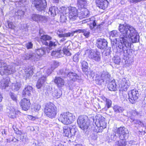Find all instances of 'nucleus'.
Returning a JSON list of instances; mask_svg holds the SVG:
<instances>
[{"mask_svg":"<svg viewBox=\"0 0 146 146\" xmlns=\"http://www.w3.org/2000/svg\"><path fill=\"white\" fill-rule=\"evenodd\" d=\"M25 15V12L22 10L19 9L15 13V16L17 17L18 19H21L24 17Z\"/></svg>","mask_w":146,"mask_h":146,"instance_id":"obj_32","label":"nucleus"},{"mask_svg":"<svg viewBox=\"0 0 146 146\" xmlns=\"http://www.w3.org/2000/svg\"><path fill=\"white\" fill-rule=\"evenodd\" d=\"M52 37L47 35H44L41 36L40 39L42 43L45 45H48V42L52 40Z\"/></svg>","mask_w":146,"mask_h":146,"instance_id":"obj_21","label":"nucleus"},{"mask_svg":"<svg viewBox=\"0 0 146 146\" xmlns=\"http://www.w3.org/2000/svg\"><path fill=\"white\" fill-rule=\"evenodd\" d=\"M29 146H39L38 144H37L34 141H33L29 143Z\"/></svg>","mask_w":146,"mask_h":146,"instance_id":"obj_61","label":"nucleus"},{"mask_svg":"<svg viewBox=\"0 0 146 146\" xmlns=\"http://www.w3.org/2000/svg\"><path fill=\"white\" fill-rule=\"evenodd\" d=\"M34 4L37 10L39 11H44L46 7L45 0H34Z\"/></svg>","mask_w":146,"mask_h":146,"instance_id":"obj_10","label":"nucleus"},{"mask_svg":"<svg viewBox=\"0 0 146 146\" xmlns=\"http://www.w3.org/2000/svg\"><path fill=\"white\" fill-rule=\"evenodd\" d=\"M76 74L75 73L69 72L67 74V76L69 78L70 80L75 81L76 76Z\"/></svg>","mask_w":146,"mask_h":146,"instance_id":"obj_43","label":"nucleus"},{"mask_svg":"<svg viewBox=\"0 0 146 146\" xmlns=\"http://www.w3.org/2000/svg\"><path fill=\"white\" fill-rule=\"evenodd\" d=\"M53 70L52 69V68H48L47 70H45L47 76H48L50 74Z\"/></svg>","mask_w":146,"mask_h":146,"instance_id":"obj_58","label":"nucleus"},{"mask_svg":"<svg viewBox=\"0 0 146 146\" xmlns=\"http://www.w3.org/2000/svg\"><path fill=\"white\" fill-rule=\"evenodd\" d=\"M99 124H98L96 127V131L97 133L102 132L103 129L106 127V123L105 121V118L104 117H101L99 120Z\"/></svg>","mask_w":146,"mask_h":146,"instance_id":"obj_12","label":"nucleus"},{"mask_svg":"<svg viewBox=\"0 0 146 146\" xmlns=\"http://www.w3.org/2000/svg\"><path fill=\"white\" fill-rule=\"evenodd\" d=\"M96 26V24L95 20H92L90 23V27L91 29L93 30Z\"/></svg>","mask_w":146,"mask_h":146,"instance_id":"obj_51","label":"nucleus"},{"mask_svg":"<svg viewBox=\"0 0 146 146\" xmlns=\"http://www.w3.org/2000/svg\"><path fill=\"white\" fill-rule=\"evenodd\" d=\"M33 88L31 86H27L23 90L22 95L24 97H28L30 96L31 92L32 91Z\"/></svg>","mask_w":146,"mask_h":146,"instance_id":"obj_22","label":"nucleus"},{"mask_svg":"<svg viewBox=\"0 0 146 146\" xmlns=\"http://www.w3.org/2000/svg\"><path fill=\"white\" fill-rule=\"evenodd\" d=\"M7 23L9 28L12 29L14 28L15 27V25L13 24V22L9 21L7 22Z\"/></svg>","mask_w":146,"mask_h":146,"instance_id":"obj_57","label":"nucleus"},{"mask_svg":"<svg viewBox=\"0 0 146 146\" xmlns=\"http://www.w3.org/2000/svg\"><path fill=\"white\" fill-rule=\"evenodd\" d=\"M58 13V10L56 7L55 6H51L49 8V14H50L52 16H54Z\"/></svg>","mask_w":146,"mask_h":146,"instance_id":"obj_25","label":"nucleus"},{"mask_svg":"<svg viewBox=\"0 0 146 146\" xmlns=\"http://www.w3.org/2000/svg\"><path fill=\"white\" fill-rule=\"evenodd\" d=\"M128 133L127 129L124 127H120L112 133L110 138L111 140L116 141L115 146H125L127 143L125 140L128 137Z\"/></svg>","mask_w":146,"mask_h":146,"instance_id":"obj_2","label":"nucleus"},{"mask_svg":"<svg viewBox=\"0 0 146 146\" xmlns=\"http://www.w3.org/2000/svg\"><path fill=\"white\" fill-rule=\"evenodd\" d=\"M96 78L95 82L97 84L100 85L104 81V80L102 77L101 76V77L96 76Z\"/></svg>","mask_w":146,"mask_h":146,"instance_id":"obj_44","label":"nucleus"},{"mask_svg":"<svg viewBox=\"0 0 146 146\" xmlns=\"http://www.w3.org/2000/svg\"><path fill=\"white\" fill-rule=\"evenodd\" d=\"M65 55L69 56L71 55L70 52L66 47H64L62 50L58 49L55 51H53L51 53V55L56 57H61Z\"/></svg>","mask_w":146,"mask_h":146,"instance_id":"obj_9","label":"nucleus"},{"mask_svg":"<svg viewBox=\"0 0 146 146\" xmlns=\"http://www.w3.org/2000/svg\"><path fill=\"white\" fill-rule=\"evenodd\" d=\"M58 44V42L55 39L50 40L48 42V45H47L48 46L47 48H48V50L50 51V50L56 46Z\"/></svg>","mask_w":146,"mask_h":146,"instance_id":"obj_23","label":"nucleus"},{"mask_svg":"<svg viewBox=\"0 0 146 146\" xmlns=\"http://www.w3.org/2000/svg\"><path fill=\"white\" fill-rule=\"evenodd\" d=\"M9 81L10 79L8 77L2 80L0 82V87L2 89H5L6 88L9 86Z\"/></svg>","mask_w":146,"mask_h":146,"instance_id":"obj_20","label":"nucleus"},{"mask_svg":"<svg viewBox=\"0 0 146 146\" xmlns=\"http://www.w3.org/2000/svg\"><path fill=\"white\" fill-rule=\"evenodd\" d=\"M86 54H88L89 58L93 61L100 62L101 60L100 54L98 52H95L92 50L88 49L85 52Z\"/></svg>","mask_w":146,"mask_h":146,"instance_id":"obj_8","label":"nucleus"},{"mask_svg":"<svg viewBox=\"0 0 146 146\" xmlns=\"http://www.w3.org/2000/svg\"><path fill=\"white\" fill-rule=\"evenodd\" d=\"M29 1L27 0H19V1L16 2L15 4L19 6H24L27 4Z\"/></svg>","mask_w":146,"mask_h":146,"instance_id":"obj_37","label":"nucleus"},{"mask_svg":"<svg viewBox=\"0 0 146 146\" xmlns=\"http://www.w3.org/2000/svg\"><path fill=\"white\" fill-rule=\"evenodd\" d=\"M38 22L46 23L47 21V19L45 16L40 15Z\"/></svg>","mask_w":146,"mask_h":146,"instance_id":"obj_47","label":"nucleus"},{"mask_svg":"<svg viewBox=\"0 0 146 146\" xmlns=\"http://www.w3.org/2000/svg\"><path fill=\"white\" fill-rule=\"evenodd\" d=\"M59 65V63L56 61H54L51 64V68L52 69L54 70L55 68H57Z\"/></svg>","mask_w":146,"mask_h":146,"instance_id":"obj_48","label":"nucleus"},{"mask_svg":"<svg viewBox=\"0 0 146 146\" xmlns=\"http://www.w3.org/2000/svg\"><path fill=\"white\" fill-rule=\"evenodd\" d=\"M70 9L69 18L71 20L74 21L78 17L77 10L76 8L73 7H71Z\"/></svg>","mask_w":146,"mask_h":146,"instance_id":"obj_16","label":"nucleus"},{"mask_svg":"<svg viewBox=\"0 0 146 146\" xmlns=\"http://www.w3.org/2000/svg\"><path fill=\"white\" fill-rule=\"evenodd\" d=\"M119 30L121 33L120 38H123L127 41L130 39L132 43L138 42L139 41L138 33L134 28L131 25L128 24H120Z\"/></svg>","mask_w":146,"mask_h":146,"instance_id":"obj_1","label":"nucleus"},{"mask_svg":"<svg viewBox=\"0 0 146 146\" xmlns=\"http://www.w3.org/2000/svg\"><path fill=\"white\" fill-rule=\"evenodd\" d=\"M70 131L69 138L72 139V138H74V136L76 135L77 131L74 128L70 129Z\"/></svg>","mask_w":146,"mask_h":146,"instance_id":"obj_46","label":"nucleus"},{"mask_svg":"<svg viewBox=\"0 0 146 146\" xmlns=\"http://www.w3.org/2000/svg\"><path fill=\"white\" fill-rule=\"evenodd\" d=\"M5 63H4L3 61L0 59V67H4L6 65Z\"/></svg>","mask_w":146,"mask_h":146,"instance_id":"obj_62","label":"nucleus"},{"mask_svg":"<svg viewBox=\"0 0 146 146\" xmlns=\"http://www.w3.org/2000/svg\"><path fill=\"white\" fill-rule=\"evenodd\" d=\"M120 38L121 40H120V41L119 39L118 40L117 39L115 38V40L113 41V45L116 44V46H117L120 49H122L123 52V53H124L123 55H125V54H127V53L128 48H129V47L131 48V44L128 41H127L123 38Z\"/></svg>","mask_w":146,"mask_h":146,"instance_id":"obj_3","label":"nucleus"},{"mask_svg":"<svg viewBox=\"0 0 146 146\" xmlns=\"http://www.w3.org/2000/svg\"><path fill=\"white\" fill-rule=\"evenodd\" d=\"M106 103L108 108H110L111 105V101L109 99H106Z\"/></svg>","mask_w":146,"mask_h":146,"instance_id":"obj_56","label":"nucleus"},{"mask_svg":"<svg viewBox=\"0 0 146 146\" xmlns=\"http://www.w3.org/2000/svg\"><path fill=\"white\" fill-rule=\"evenodd\" d=\"M76 33H83L84 35L86 37H88L90 35V32L89 30L86 29H78L76 30Z\"/></svg>","mask_w":146,"mask_h":146,"instance_id":"obj_34","label":"nucleus"},{"mask_svg":"<svg viewBox=\"0 0 146 146\" xmlns=\"http://www.w3.org/2000/svg\"><path fill=\"white\" fill-rule=\"evenodd\" d=\"M89 11L86 9L84 8L83 10L81 11V15L83 18L88 17L89 16Z\"/></svg>","mask_w":146,"mask_h":146,"instance_id":"obj_41","label":"nucleus"},{"mask_svg":"<svg viewBox=\"0 0 146 146\" xmlns=\"http://www.w3.org/2000/svg\"><path fill=\"white\" fill-rule=\"evenodd\" d=\"M33 69L30 68L25 72L23 74L24 77L27 79L29 78L33 74Z\"/></svg>","mask_w":146,"mask_h":146,"instance_id":"obj_26","label":"nucleus"},{"mask_svg":"<svg viewBox=\"0 0 146 146\" xmlns=\"http://www.w3.org/2000/svg\"><path fill=\"white\" fill-rule=\"evenodd\" d=\"M10 96L11 99L14 101L17 102V95L13 93H11Z\"/></svg>","mask_w":146,"mask_h":146,"instance_id":"obj_50","label":"nucleus"},{"mask_svg":"<svg viewBox=\"0 0 146 146\" xmlns=\"http://www.w3.org/2000/svg\"><path fill=\"white\" fill-rule=\"evenodd\" d=\"M77 2L78 7L81 9L84 8L87 3L86 0H77Z\"/></svg>","mask_w":146,"mask_h":146,"instance_id":"obj_28","label":"nucleus"},{"mask_svg":"<svg viewBox=\"0 0 146 146\" xmlns=\"http://www.w3.org/2000/svg\"><path fill=\"white\" fill-rule=\"evenodd\" d=\"M75 119V116L69 112L62 113L60 115L58 118L59 121L65 125L72 123L74 121Z\"/></svg>","mask_w":146,"mask_h":146,"instance_id":"obj_4","label":"nucleus"},{"mask_svg":"<svg viewBox=\"0 0 146 146\" xmlns=\"http://www.w3.org/2000/svg\"><path fill=\"white\" fill-rule=\"evenodd\" d=\"M80 54L78 52L74 56L73 60L75 62H78L79 60V56Z\"/></svg>","mask_w":146,"mask_h":146,"instance_id":"obj_53","label":"nucleus"},{"mask_svg":"<svg viewBox=\"0 0 146 146\" xmlns=\"http://www.w3.org/2000/svg\"><path fill=\"white\" fill-rule=\"evenodd\" d=\"M113 62L115 64H119L120 62V59L119 57H117L114 58H113Z\"/></svg>","mask_w":146,"mask_h":146,"instance_id":"obj_55","label":"nucleus"},{"mask_svg":"<svg viewBox=\"0 0 146 146\" xmlns=\"http://www.w3.org/2000/svg\"><path fill=\"white\" fill-rule=\"evenodd\" d=\"M132 114L133 116H135L138 114V113L135 110H133L132 112Z\"/></svg>","mask_w":146,"mask_h":146,"instance_id":"obj_63","label":"nucleus"},{"mask_svg":"<svg viewBox=\"0 0 146 146\" xmlns=\"http://www.w3.org/2000/svg\"><path fill=\"white\" fill-rule=\"evenodd\" d=\"M25 58L26 60H30L34 61H38V58L36 57V55L35 54L27 53L25 54Z\"/></svg>","mask_w":146,"mask_h":146,"instance_id":"obj_24","label":"nucleus"},{"mask_svg":"<svg viewBox=\"0 0 146 146\" xmlns=\"http://www.w3.org/2000/svg\"><path fill=\"white\" fill-rule=\"evenodd\" d=\"M130 85V84L129 81L123 78L121 81L119 86L121 87V90L124 91H126Z\"/></svg>","mask_w":146,"mask_h":146,"instance_id":"obj_18","label":"nucleus"},{"mask_svg":"<svg viewBox=\"0 0 146 146\" xmlns=\"http://www.w3.org/2000/svg\"><path fill=\"white\" fill-rule=\"evenodd\" d=\"M60 19L61 22H66V20H67L66 16L64 15H61L60 17Z\"/></svg>","mask_w":146,"mask_h":146,"instance_id":"obj_59","label":"nucleus"},{"mask_svg":"<svg viewBox=\"0 0 146 146\" xmlns=\"http://www.w3.org/2000/svg\"><path fill=\"white\" fill-rule=\"evenodd\" d=\"M118 35L117 32L116 31H113L111 33L110 36L112 37H116Z\"/></svg>","mask_w":146,"mask_h":146,"instance_id":"obj_52","label":"nucleus"},{"mask_svg":"<svg viewBox=\"0 0 146 146\" xmlns=\"http://www.w3.org/2000/svg\"><path fill=\"white\" fill-rule=\"evenodd\" d=\"M46 78V76H43L39 79L36 85L37 88L39 89L42 86L43 84L45 82Z\"/></svg>","mask_w":146,"mask_h":146,"instance_id":"obj_27","label":"nucleus"},{"mask_svg":"<svg viewBox=\"0 0 146 146\" xmlns=\"http://www.w3.org/2000/svg\"><path fill=\"white\" fill-rule=\"evenodd\" d=\"M134 123H135V127L138 128L139 127H144V124L141 121L138 120H133Z\"/></svg>","mask_w":146,"mask_h":146,"instance_id":"obj_42","label":"nucleus"},{"mask_svg":"<svg viewBox=\"0 0 146 146\" xmlns=\"http://www.w3.org/2000/svg\"><path fill=\"white\" fill-rule=\"evenodd\" d=\"M21 84L20 82H16L12 84V88L14 91H17L20 88Z\"/></svg>","mask_w":146,"mask_h":146,"instance_id":"obj_38","label":"nucleus"},{"mask_svg":"<svg viewBox=\"0 0 146 146\" xmlns=\"http://www.w3.org/2000/svg\"><path fill=\"white\" fill-rule=\"evenodd\" d=\"M54 82L57 87L59 88L62 87L64 85L65 81L64 79L60 77H55Z\"/></svg>","mask_w":146,"mask_h":146,"instance_id":"obj_19","label":"nucleus"},{"mask_svg":"<svg viewBox=\"0 0 146 146\" xmlns=\"http://www.w3.org/2000/svg\"><path fill=\"white\" fill-rule=\"evenodd\" d=\"M75 33H76V31H72L68 33L60 34L58 36L60 37H68L73 36Z\"/></svg>","mask_w":146,"mask_h":146,"instance_id":"obj_30","label":"nucleus"},{"mask_svg":"<svg viewBox=\"0 0 146 146\" xmlns=\"http://www.w3.org/2000/svg\"><path fill=\"white\" fill-rule=\"evenodd\" d=\"M64 135L66 137L69 138L70 134V128L68 127L65 126L63 127Z\"/></svg>","mask_w":146,"mask_h":146,"instance_id":"obj_33","label":"nucleus"},{"mask_svg":"<svg viewBox=\"0 0 146 146\" xmlns=\"http://www.w3.org/2000/svg\"><path fill=\"white\" fill-rule=\"evenodd\" d=\"M61 95L60 91L59 90H54L52 91V95L53 97L58 98L60 97Z\"/></svg>","mask_w":146,"mask_h":146,"instance_id":"obj_35","label":"nucleus"},{"mask_svg":"<svg viewBox=\"0 0 146 146\" xmlns=\"http://www.w3.org/2000/svg\"><path fill=\"white\" fill-rule=\"evenodd\" d=\"M101 76L104 80L106 79V81H109L110 77L109 73L106 71H103L102 73Z\"/></svg>","mask_w":146,"mask_h":146,"instance_id":"obj_36","label":"nucleus"},{"mask_svg":"<svg viewBox=\"0 0 146 146\" xmlns=\"http://www.w3.org/2000/svg\"><path fill=\"white\" fill-rule=\"evenodd\" d=\"M40 15L36 14H33L31 15V18L34 21L38 22Z\"/></svg>","mask_w":146,"mask_h":146,"instance_id":"obj_45","label":"nucleus"},{"mask_svg":"<svg viewBox=\"0 0 146 146\" xmlns=\"http://www.w3.org/2000/svg\"><path fill=\"white\" fill-rule=\"evenodd\" d=\"M31 103L30 100L26 98L22 99L20 102V105L23 110H28L29 108Z\"/></svg>","mask_w":146,"mask_h":146,"instance_id":"obj_14","label":"nucleus"},{"mask_svg":"<svg viewBox=\"0 0 146 146\" xmlns=\"http://www.w3.org/2000/svg\"><path fill=\"white\" fill-rule=\"evenodd\" d=\"M116 86L115 82L112 81L109 83L108 87L110 90L115 91L116 90Z\"/></svg>","mask_w":146,"mask_h":146,"instance_id":"obj_31","label":"nucleus"},{"mask_svg":"<svg viewBox=\"0 0 146 146\" xmlns=\"http://www.w3.org/2000/svg\"><path fill=\"white\" fill-rule=\"evenodd\" d=\"M86 116H79L77 120V123L79 127L82 129L85 130L88 129L89 123L87 121Z\"/></svg>","mask_w":146,"mask_h":146,"instance_id":"obj_7","label":"nucleus"},{"mask_svg":"<svg viewBox=\"0 0 146 146\" xmlns=\"http://www.w3.org/2000/svg\"><path fill=\"white\" fill-rule=\"evenodd\" d=\"M18 113V111L14 109L10 111V113L8 115V116L9 117L11 118L14 119L16 117L17 114Z\"/></svg>","mask_w":146,"mask_h":146,"instance_id":"obj_40","label":"nucleus"},{"mask_svg":"<svg viewBox=\"0 0 146 146\" xmlns=\"http://www.w3.org/2000/svg\"><path fill=\"white\" fill-rule=\"evenodd\" d=\"M81 78L80 76H78L76 74V78L75 79V81H76L77 80H80Z\"/></svg>","mask_w":146,"mask_h":146,"instance_id":"obj_64","label":"nucleus"},{"mask_svg":"<svg viewBox=\"0 0 146 146\" xmlns=\"http://www.w3.org/2000/svg\"><path fill=\"white\" fill-rule=\"evenodd\" d=\"M44 113L46 115L51 118L55 117L57 113V108L52 103L46 104L44 110Z\"/></svg>","mask_w":146,"mask_h":146,"instance_id":"obj_5","label":"nucleus"},{"mask_svg":"<svg viewBox=\"0 0 146 146\" xmlns=\"http://www.w3.org/2000/svg\"><path fill=\"white\" fill-rule=\"evenodd\" d=\"M68 73V70L65 69H61L60 70L59 74L63 76L67 75Z\"/></svg>","mask_w":146,"mask_h":146,"instance_id":"obj_49","label":"nucleus"},{"mask_svg":"<svg viewBox=\"0 0 146 146\" xmlns=\"http://www.w3.org/2000/svg\"><path fill=\"white\" fill-rule=\"evenodd\" d=\"M113 109L114 111L116 113H121L124 110L122 107L117 105L114 106L113 107Z\"/></svg>","mask_w":146,"mask_h":146,"instance_id":"obj_39","label":"nucleus"},{"mask_svg":"<svg viewBox=\"0 0 146 146\" xmlns=\"http://www.w3.org/2000/svg\"><path fill=\"white\" fill-rule=\"evenodd\" d=\"M96 2L97 6L103 10L107 7L109 3L107 0H96Z\"/></svg>","mask_w":146,"mask_h":146,"instance_id":"obj_17","label":"nucleus"},{"mask_svg":"<svg viewBox=\"0 0 146 146\" xmlns=\"http://www.w3.org/2000/svg\"><path fill=\"white\" fill-rule=\"evenodd\" d=\"M81 64L83 71L85 72H88V64L87 62L84 60H81L80 62Z\"/></svg>","mask_w":146,"mask_h":146,"instance_id":"obj_29","label":"nucleus"},{"mask_svg":"<svg viewBox=\"0 0 146 146\" xmlns=\"http://www.w3.org/2000/svg\"><path fill=\"white\" fill-rule=\"evenodd\" d=\"M26 46L28 49L32 48L33 47V44L31 42H29L26 44Z\"/></svg>","mask_w":146,"mask_h":146,"instance_id":"obj_54","label":"nucleus"},{"mask_svg":"<svg viewBox=\"0 0 146 146\" xmlns=\"http://www.w3.org/2000/svg\"><path fill=\"white\" fill-rule=\"evenodd\" d=\"M15 64L7 66L6 64L4 67H0V74H10L14 73L15 71Z\"/></svg>","mask_w":146,"mask_h":146,"instance_id":"obj_6","label":"nucleus"},{"mask_svg":"<svg viewBox=\"0 0 146 146\" xmlns=\"http://www.w3.org/2000/svg\"><path fill=\"white\" fill-rule=\"evenodd\" d=\"M46 51L48 53L49 52V50H48V48L47 49V48L44 47H42L36 50L35 52L36 54H35L36 57L38 58V60H39L40 57L46 53Z\"/></svg>","mask_w":146,"mask_h":146,"instance_id":"obj_15","label":"nucleus"},{"mask_svg":"<svg viewBox=\"0 0 146 146\" xmlns=\"http://www.w3.org/2000/svg\"><path fill=\"white\" fill-rule=\"evenodd\" d=\"M128 94L129 101L132 104L136 102L139 96L138 91L136 89L129 91Z\"/></svg>","mask_w":146,"mask_h":146,"instance_id":"obj_11","label":"nucleus"},{"mask_svg":"<svg viewBox=\"0 0 146 146\" xmlns=\"http://www.w3.org/2000/svg\"><path fill=\"white\" fill-rule=\"evenodd\" d=\"M41 108V106L39 104L35 105L34 108V110L35 111H38Z\"/></svg>","mask_w":146,"mask_h":146,"instance_id":"obj_60","label":"nucleus"},{"mask_svg":"<svg viewBox=\"0 0 146 146\" xmlns=\"http://www.w3.org/2000/svg\"><path fill=\"white\" fill-rule=\"evenodd\" d=\"M108 42L107 40L102 38H98L96 40L97 46L101 49H105L107 46Z\"/></svg>","mask_w":146,"mask_h":146,"instance_id":"obj_13","label":"nucleus"}]
</instances>
